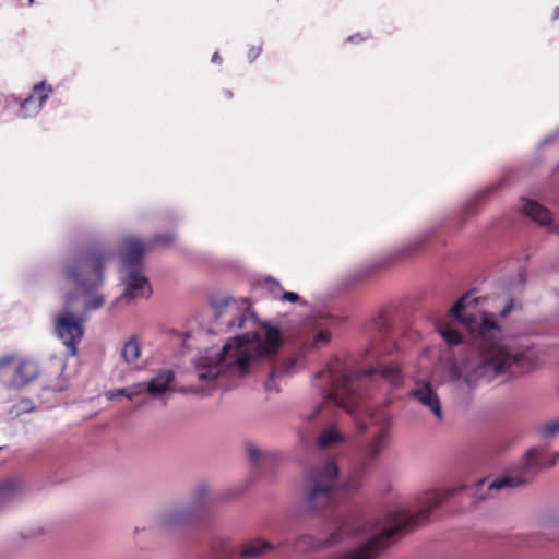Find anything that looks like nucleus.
<instances>
[{
    "label": "nucleus",
    "instance_id": "nucleus-36",
    "mask_svg": "<svg viewBox=\"0 0 559 559\" xmlns=\"http://www.w3.org/2000/svg\"><path fill=\"white\" fill-rule=\"evenodd\" d=\"M15 361L14 355H5L0 357V369L5 368Z\"/></svg>",
    "mask_w": 559,
    "mask_h": 559
},
{
    "label": "nucleus",
    "instance_id": "nucleus-15",
    "mask_svg": "<svg viewBox=\"0 0 559 559\" xmlns=\"http://www.w3.org/2000/svg\"><path fill=\"white\" fill-rule=\"evenodd\" d=\"M45 90V82L37 83L33 88L34 94L29 95L21 103V116L23 118L29 115L28 109L31 106H33V112H37L41 108L48 97V94L44 93Z\"/></svg>",
    "mask_w": 559,
    "mask_h": 559
},
{
    "label": "nucleus",
    "instance_id": "nucleus-3",
    "mask_svg": "<svg viewBox=\"0 0 559 559\" xmlns=\"http://www.w3.org/2000/svg\"><path fill=\"white\" fill-rule=\"evenodd\" d=\"M260 328L261 333L250 332L235 336L219 352L206 349L195 360L199 381L213 385L224 372L243 376L252 361L273 359L284 340H289L290 335L269 321L261 322Z\"/></svg>",
    "mask_w": 559,
    "mask_h": 559
},
{
    "label": "nucleus",
    "instance_id": "nucleus-50",
    "mask_svg": "<svg viewBox=\"0 0 559 559\" xmlns=\"http://www.w3.org/2000/svg\"><path fill=\"white\" fill-rule=\"evenodd\" d=\"M415 249H416V246L408 248L409 251H414Z\"/></svg>",
    "mask_w": 559,
    "mask_h": 559
},
{
    "label": "nucleus",
    "instance_id": "nucleus-26",
    "mask_svg": "<svg viewBox=\"0 0 559 559\" xmlns=\"http://www.w3.org/2000/svg\"><path fill=\"white\" fill-rule=\"evenodd\" d=\"M141 355V348L135 336H131L123 345L121 356L127 364L134 362Z\"/></svg>",
    "mask_w": 559,
    "mask_h": 559
},
{
    "label": "nucleus",
    "instance_id": "nucleus-6",
    "mask_svg": "<svg viewBox=\"0 0 559 559\" xmlns=\"http://www.w3.org/2000/svg\"><path fill=\"white\" fill-rule=\"evenodd\" d=\"M84 322V317L74 313L72 310H62L55 317V334L62 342L71 357L78 354V345L83 340Z\"/></svg>",
    "mask_w": 559,
    "mask_h": 559
},
{
    "label": "nucleus",
    "instance_id": "nucleus-44",
    "mask_svg": "<svg viewBox=\"0 0 559 559\" xmlns=\"http://www.w3.org/2000/svg\"><path fill=\"white\" fill-rule=\"evenodd\" d=\"M212 61H213V62H218V61H221V57H219V55H218L217 52H215V53L213 55V57H212Z\"/></svg>",
    "mask_w": 559,
    "mask_h": 559
},
{
    "label": "nucleus",
    "instance_id": "nucleus-18",
    "mask_svg": "<svg viewBox=\"0 0 559 559\" xmlns=\"http://www.w3.org/2000/svg\"><path fill=\"white\" fill-rule=\"evenodd\" d=\"M523 212L526 216L543 226L551 223L550 212L535 201L523 199Z\"/></svg>",
    "mask_w": 559,
    "mask_h": 559
},
{
    "label": "nucleus",
    "instance_id": "nucleus-29",
    "mask_svg": "<svg viewBox=\"0 0 559 559\" xmlns=\"http://www.w3.org/2000/svg\"><path fill=\"white\" fill-rule=\"evenodd\" d=\"M260 285L263 287V288H266L272 295H277L281 290H282V286H281V283L269 276V277H265L261 283Z\"/></svg>",
    "mask_w": 559,
    "mask_h": 559
},
{
    "label": "nucleus",
    "instance_id": "nucleus-46",
    "mask_svg": "<svg viewBox=\"0 0 559 559\" xmlns=\"http://www.w3.org/2000/svg\"><path fill=\"white\" fill-rule=\"evenodd\" d=\"M66 388H67L66 385L55 386V388H53V391H56V392H62Z\"/></svg>",
    "mask_w": 559,
    "mask_h": 559
},
{
    "label": "nucleus",
    "instance_id": "nucleus-14",
    "mask_svg": "<svg viewBox=\"0 0 559 559\" xmlns=\"http://www.w3.org/2000/svg\"><path fill=\"white\" fill-rule=\"evenodd\" d=\"M246 457L254 467H266L275 461L276 455L272 452L262 450L252 442L245 444Z\"/></svg>",
    "mask_w": 559,
    "mask_h": 559
},
{
    "label": "nucleus",
    "instance_id": "nucleus-8",
    "mask_svg": "<svg viewBox=\"0 0 559 559\" xmlns=\"http://www.w3.org/2000/svg\"><path fill=\"white\" fill-rule=\"evenodd\" d=\"M122 284L124 292L116 300L117 302H131L139 297H150L152 295V287L148 278L144 275V270H121Z\"/></svg>",
    "mask_w": 559,
    "mask_h": 559
},
{
    "label": "nucleus",
    "instance_id": "nucleus-42",
    "mask_svg": "<svg viewBox=\"0 0 559 559\" xmlns=\"http://www.w3.org/2000/svg\"><path fill=\"white\" fill-rule=\"evenodd\" d=\"M473 212H475L474 201H471V203L466 205V213L472 214Z\"/></svg>",
    "mask_w": 559,
    "mask_h": 559
},
{
    "label": "nucleus",
    "instance_id": "nucleus-41",
    "mask_svg": "<svg viewBox=\"0 0 559 559\" xmlns=\"http://www.w3.org/2000/svg\"><path fill=\"white\" fill-rule=\"evenodd\" d=\"M493 190V188H488L479 193L477 199H485L490 192Z\"/></svg>",
    "mask_w": 559,
    "mask_h": 559
},
{
    "label": "nucleus",
    "instance_id": "nucleus-52",
    "mask_svg": "<svg viewBox=\"0 0 559 559\" xmlns=\"http://www.w3.org/2000/svg\"><path fill=\"white\" fill-rule=\"evenodd\" d=\"M29 3H33V0H29Z\"/></svg>",
    "mask_w": 559,
    "mask_h": 559
},
{
    "label": "nucleus",
    "instance_id": "nucleus-9",
    "mask_svg": "<svg viewBox=\"0 0 559 559\" xmlns=\"http://www.w3.org/2000/svg\"><path fill=\"white\" fill-rule=\"evenodd\" d=\"M144 252V245L140 239L134 237L124 239L120 251L121 270H144L142 261Z\"/></svg>",
    "mask_w": 559,
    "mask_h": 559
},
{
    "label": "nucleus",
    "instance_id": "nucleus-19",
    "mask_svg": "<svg viewBox=\"0 0 559 559\" xmlns=\"http://www.w3.org/2000/svg\"><path fill=\"white\" fill-rule=\"evenodd\" d=\"M207 486L199 484L192 490L189 502L183 504L198 519L207 501Z\"/></svg>",
    "mask_w": 559,
    "mask_h": 559
},
{
    "label": "nucleus",
    "instance_id": "nucleus-13",
    "mask_svg": "<svg viewBox=\"0 0 559 559\" xmlns=\"http://www.w3.org/2000/svg\"><path fill=\"white\" fill-rule=\"evenodd\" d=\"M175 381V374L171 370H160L153 379L145 382V391L154 397L163 396Z\"/></svg>",
    "mask_w": 559,
    "mask_h": 559
},
{
    "label": "nucleus",
    "instance_id": "nucleus-27",
    "mask_svg": "<svg viewBox=\"0 0 559 559\" xmlns=\"http://www.w3.org/2000/svg\"><path fill=\"white\" fill-rule=\"evenodd\" d=\"M538 432L543 438H552L559 433V417L542 425Z\"/></svg>",
    "mask_w": 559,
    "mask_h": 559
},
{
    "label": "nucleus",
    "instance_id": "nucleus-31",
    "mask_svg": "<svg viewBox=\"0 0 559 559\" xmlns=\"http://www.w3.org/2000/svg\"><path fill=\"white\" fill-rule=\"evenodd\" d=\"M175 241V235L171 233L154 236L152 242L155 245L168 246Z\"/></svg>",
    "mask_w": 559,
    "mask_h": 559
},
{
    "label": "nucleus",
    "instance_id": "nucleus-25",
    "mask_svg": "<svg viewBox=\"0 0 559 559\" xmlns=\"http://www.w3.org/2000/svg\"><path fill=\"white\" fill-rule=\"evenodd\" d=\"M146 383H136L128 388L110 390L106 393L108 400H114L117 396H126L131 400L133 396L142 394L145 391Z\"/></svg>",
    "mask_w": 559,
    "mask_h": 559
},
{
    "label": "nucleus",
    "instance_id": "nucleus-28",
    "mask_svg": "<svg viewBox=\"0 0 559 559\" xmlns=\"http://www.w3.org/2000/svg\"><path fill=\"white\" fill-rule=\"evenodd\" d=\"M229 297H221L212 300L211 305L215 310V316L217 319L224 313V310L229 306Z\"/></svg>",
    "mask_w": 559,
    "mask_h": 559
},
{
    "label": "nucleus",
    "instance_id": "nucleus-35",
    "mask_svg": "<svg viewBox=\"0 0 559 559\" xmlns=\"http://www.w3.org/2000/svg\"><path fill=\"white\" fill-rule=\"evenodd\" d=\"M300 297L297 293H293V292H285L283 295H282V300L284 301H288V302H297L299 301Z\"/></svg>",
    "mask_w": 559,
    "mask_h": 559
},
{
    "label": "nucleus",
    "instance_id": "nucleus-24",
    "mask_svg": "<svg viewBox=\"0 0 559 559\" xmlns=\"http://www.w3.org/2000/svg\"><path fill=\"white\" fill-rule=\"evenodd\" d=\"M294 366H295L294 360H284V361H281L278 364L274 365L272 367L269 378L265 382V389L266 390L275 389V384H274L275 379L283 374H287V373L292 372V370L294 369Z\"/></svg>",
    "mask_w": 559,
    "mask_h": 559
},
{
    "label": "nucleus",
    "instance_id": "nucleus-43",
    "mask_svg": "<svg viewBox=\"0 0 559 559\" xmlns=\"http://www.w3.org/2000/svg\"><path fill=\"white\" fill-rule=\"evenodd\" d=\"M44 534V530L43 528H38L36 532H32L29 537H36V536H40Z\"/></svg>",
    "mask_w": 559,
    "mask_h": 559
},
{
    "label": "nucleus",
    "instance_id": "nucleus-7",
    "mask_svg": "<svg viewBox=\"0 0 559 559\" xmlns=\"http://www.w3.org/2000/svg\"><path fill=\"white\" fill-rule=\"evenodd\" d=\"M534 453L535 450H527L509 473L491 481L488 489L500 490L531 484L539 473L534 463Z\"/></svg>",
    "mask_w": 559,
    "mask_h": 559
},
{
    "label": "nucleus",
    "instance_id": "nucleus-30",
    "mask_svg": "<svg viewBox=\"0 0 559 559\" xmlns=\"http://www.w3.org/2000/svg\"><path fill=\"white\" fill-rule=\"evenodd\" d=\"M105 299L102 295H95L85 299V310H96L103 307Z\"/></svg>",
    "mask_w": 559,
    "mask_h": 559
},
{
    "label": "nucleus",
    "instance_id": "nucleus-34",
    "mask_svg": "<svg viewBox=\"0 0 559 559\" xmlns=\"http://www.w3.org/2000/svg\"><path fill=\"white\" fill-rule=\"evenodd\" d=\"M331 338V334L329 331L326 330H321L318 332V334L316 335V338H314V342L316 343H328Z\"/></svg>",
    "mask_w": 559,
    "mask_h": 559
},
{
    "label": "nucleus",
    "instance_id": "nucleus-21",
    "mask_svg": "<svg viewBox=\"0 0 559 559\" xmlns=\"http://www.w3.org/2000/svg\"><path fill=\"white\" fill-rule=\"evenodd\" d=\"M530 450H535L534 463H536L538 472L554 467L559 460V452H547L542 447H533Z\"/></svg>",
    "mask_w": 559,
    "mask_h": 559
},
{
    "label": "nucleus",
    "instance_id": "nucleus-1",
    "mask_svg": "<svg viewBox=\"0 0 559 559\" xmlns=\"http://www.w3.org/2000/svg\"><path fill=\"white\" fill-rule=\"evenodd\" d=\"M472 292L464 294L450 308L449 314L453 321L461 323L476 343L478 350L474 367L466 369L463 362L451 359L447 367V379L457 388L475 389L480 381L491 383L500 379L510 381L523 372V367L530 362L527 349H516L499 343L501 329L492 314L483 313L463 316L469 304H476Z\"/></svg>",
    "mask_w": 559,
    "mask_h": 559
},
{
    "label": "nucleus",
    "instance_id": "nucleus-22",
    "mask_svg": "<svg viewBox=\"0 0 559 559\" xmlns=\"http://www.w3.org/2000/svg\"><path fill=\"white\" fill-rule=\"evenodd\" d=\"M344 436L337 431L334 427H329L324 431H322L318 439L317 445L320 449H330L337 444H341L344 441Z\"/></svg>",
    "mask_w": 559,
    "mask_h": 559
},
{
    "label": "nucleus",
    "instance_id": "nucleus-23",
    "mask_svg": "<svg viewBox=\"0 0 559 559\" xmlns=\"http://www.w3.org/2000/svg\"><path fill=\"white\" fill-rule=\"evenodd\" d=\"M437 331L449 347L460 345L464 342L462 334L448 323H438Z\"/></svg>",
    "mask_w": 559,
    "mask_h": 559
},
{
    "label": "nucleus",
    "instance_id": "nucleus-33",
    "mask_svg": "<svg viewBox=\"0 0 559 559\" xmlns=\"http://www.w3.org/2000/svg\"><path fill=\"white\" fill-rule=\"evenodd\" d=\"M76 300V295L74 293H68L63 297V310H72V304Z\"/></svg>",
    "mask_w": 559,
    "mask_h": 559
},
{
    "label": "nucleus",
    "instance_id": "nucleus-47",
    "mask_svg": "<svg viewBox=\"0 0 559 559\" xmlns=\"http://www.w3.org/2000/svg\"><path fill=\"white\" fill-rule=\"evenodd\" d=\"M554 17L559 19V7L555 10Z\"/></svg>",
    "mask_w": 559,
    "mask_h": 559
},
{
    "label": "nucleus",
    "instance_id": "nucleus-49",
    "mask_svg": "<svg viewBox=\"0 0 559 559\" xmlns=\"http://www.w3.org/2000/svg\"><path fill=\"white\" fill-rule=\"evenodd\" d=\"M22 403H25V406H28V403H31V400L23 401Z\"/></svg>",
    "mask_w": 559,
    "mask_h": 559
},
{
    "label": "nucleus",
    "instance_id": "nucleus-37",
    "mask_svg": "<svg viewBox=\"0 0 559 559\" xmlns=\"http://www.w3.org/2000/svg\"><path fill=\"white\" fill-rule=\"evenodd\" d=\"M374 325L377 326V329L379 330V332L381 333H384L386 332L388 330V326H386V322L384 320V318L382 316H379L376 320H374Z\"/></svg>",
    "mask_w": 559,
    "mask_h": 559
},
{
    "label": "nucleus",
    "instance_id": "nucleus-11",
    "mask_svg": "<svg viewBox=\"0 0 559 559\" xmlns=\"http://www.w3.org/2000/svg\"><path fill=\"white\" fill-rule=\"evenodd\" d=\"M285 545V540L275 545L263 537L254 536L243 540L239 545L238 555L241 559H259L264 557L267 552L274 551L278 547H284Z\"/></svg>",
    "mask_w": 559,
    "mask_h": 559
},
{
    "label": "nucleus",
    "instance_id": "nucleus-38",
    "mask_svg": "<svg viewBox=\"0 0 559 559\" xmlns=\"http://www.w3.org/2000/svg\"><path fill=\"white\" fill-rule=\"evenodd\" d=\"M513 307V301L510 300L509 304L501 310L500 316L506 318L511 311Z\"/></svg>",
    "mask_w": 559,
    "mask_h": 559
},
{
    "label": "nucleus",
    "instance_id": "nucleus-10",
    "mask_svg": "<svg viewBox=\"0 0 559 559\" xmlns=\"http://www.w3.org/2000/svg\"><path fill=\"white\" fill-rule=\"evenodd\" d=\"M409 396L429 408L439 420L442 419L441 402L430 382L418 381L415 388L409 391Z\"/></svg>",
    "mask_w": 559,
    "mask_h": 559
},
{
    "label": "nucleus",
    "instance_id": "nucleus-5",
    "mask_svg": "<svg viewBox=\"0 0 559 559\" xmlns=\"http://www.w3.org/2000/svg\"><path fill=\"white\" fill-rule=\"evenodd\" d=\"M319 379L325 380L328 384L326 388L320 389L323 403L332 404L344 408L348 414H354L356 406V380L347 373L334 370L317 373L316 380Z\"/></svg>",
    "mask_w": 559,
    "mask_h": 559
},
{
    "label": "nucleus",
    "instance_id": "nucleus-45",
    "mask_svg": "<svg viewBox=\"0 0 559 559\" xmlns=\"http://www.w3.org/2000/svg\"><path fill=\"white\" fill-rule=\"evenodd\" d=\"M358 39H359V40L361 39L359 35L350 36V37L348 38V40H349V41H356V40H358Z\"/></svg>",
    "mask_w": 559,
    "mask_h": 559
},
{
    "label": "nucleus",
    "instance_id": "nucleus-2",
    "mask_svg": "<svg viewBox=\"0 0 559 559\" xmlns=\"http://www.w3.org/2000/svg\"><path fill=\"white\" fill-rule=\"evenodd\" d=\"M390 421L391 417L385 409L357 421V430L366 432L368 437L342 480L338 479V467L333 461L316 465L305 473L300 488L305 512L330 514L340 502L341 495H352L360 489L368 468L386 445Z\"/></svg>",
    "mask_w": 559,
    "mask_h": 559
},
{
    "label": "nucleus",
    "instance_id": "nucleus-48",
    "mask_svg": "<svg viewBox=\"0 0 559 559\" xmlns=\"http://www.w3.org/2000/svg\"><path fill=\"white\" fill-rule=\"evenodd\" d=\"M22 403H25V406H28V403H31V400L23 401Z\"/></svg>",
    "mask_w": 559,
    "mask_h": 559
},
{
    "label": "nucleus",
    "instance_id": "nucleus-32",
    "mask_svg": "<svg viewBox=\"0 0 559 559\" xmlns=\"http://www.w3.org/2000/svg\"><path fill=\"white\" fill-rule=\"evenodd\" d=\"M247 317L246 313L238 314L235 319H230L226 322L227 330H230L235 326L242 328Z\"/></svg>",
    "mask_w": 559,
    "mask_h": 559
},
{
    "label": "nucleus",
    "instance_id": "nucleus-16",
    "mask_svg": "<svg viewBox=\"0 0 559 559\" xmlns=\"http://www.w3.org/2000/svg\"><path fill=\"white\" fill-rule=\"evenodd\" d=\"M361 374L370 377L379 376L381 379L385 380L394 386L400 385L403 380L401 369L396 366L380 365L378 367L362 370Z\"/></svg>",
    "mask_w": 559,
    "mask_h": 559
},
{
    "label": "nucleus",
    "instance_id": "nucleus-39",
    "mask_svg": "<svg viewBox=\"0 0 559 559\" xmlns=\"http://www.w3.org/2000/svg\"><path fill=\"white\" fill-rule=\"evenodd\" d=\"M260 52H261V48H260V47H258V48H254V47H253V48H251V50L249 51V57H250V59H251V60H254V59L259 56V53H260Z\"/></svg>",
    "mask_w": 559,
    "mask_h": 559
},
{
    "label": "nucleus",
    "instance_id": "nucleus-12",
    "mask_svg": "<svg viewBox=\"0 0 559 559\" xmlns=\"http://www.w3.org/2000/svg\"><path fill=\"white\" fill-rule=\"evenodd\" d=\"M197 518L183 504L176 506L166 510L157 521V525L164 531H171L174 528L187 525Z\"/></svg>",
    "mask_w": 559,
    "mask_h": 559
},
{
    "label": "nucleus",
    "instance_id": "nucleus-40",
    "mask_svg": "<svg viewBox=\"0 0 559 559\" xmlns=\"http://www.w3.org/2000/svg\"><path fill=\"white\" fill-rule=\"evenodd\" d=\"M181 393H185V394H188V393H199V390L192 388V386H189V388H181L179 390Z\"/></svg>",
    "mask_w": 559,
    "mask_h": 559
},
{
    "label": "nucleus",
    "instance_id": "nucleus-4",
    "mask_svg": "<svg viewBox=\"0 0 559 559\" xmlns=\"http://www.w3.org/2000/svg\"><path fill=\"white\" fill-rule=\"evenodd\" d=\"M114 255L115 251L105 243L90 245L66 263V276L82 292L91 294L103 284L105 265Z\"/></svg>",
    "mask_w": 559,
    "mask_h": 559
},
{
    "label": "nucleus",
    "instance_id": "nucleus-51",
    "mask_svg": "<svg viewBox=\"0 0 559 559\" xmlns=\"http://www.w3.org/2000/svg\"><path fill=\"white\" fill-rule=\"evenodd\" d=\"M142 405H144V402H141L139 405H136V408H139Z\"/></svg>",
    "mask_w": 559,
    "mask_h": 559
},
{
    "label": "nucleus",
    "instance_id": "nucleus-20",
    "mask_svg": "<svg viewBox=\"0 0 559 559\" xmlns=\"http://www.w3.org/2000/svg\"><path fill=\"white\" fill-rule=\"evenodd\" d=\"M16 378L21 380L20 383H17V386H24L39 376V369L36 362L31 360H23L15 371Z\"/></svg>",
    "mask_w": 559,
    "mask_h": 559
},
{
    "label": "nucleus",
    "instance_id": "nucleus-17",
    "mask_svg": "<svg viewBox=\"0 0 559 559\" xmlns=\"http://www.w3.org/2000/svg\"><path fill=\"white\" fill-rule=\"evenodd\" d=\"M24 492V486L16 478H5L0 481V504H8Z\"/></svg>",
    "mask_w": 559,
    "mask_h": 559
}]
</instances>
